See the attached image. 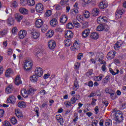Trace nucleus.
I'll use <instances>...</instances> for the list:
<instances>
[{
	"label": "nucleus",
	"instance_id": "5701e85b",
	"mask_svg": "<svg viewBox=\"0 0 126 126\" xmlns=\"http://www.w3.org/2000/svg\"><path fill=\"white\" fill-rule=\"evenodd\" d=\"M56 120L58 123H60L61 126H63V116L60 114L56 116Z\"/></svg>",
	"mask_w": 126,
	"mask_h": 126
},
{
	"label": "nucleus",
	"instance_id": "aec40b11",
	"mask_svg": "<svg viewBox=\"0 0 126 126\" xmlns=\"http://www.w3.org/2000/svg\"><path fill=\"white\" fill-rule=\"evenodd\" d=\"M15 114L16 117H17V118H18L19 119H20L23 117V114H22V112H21V111H20V109H15Z\"/></svg>",
	"mask_w": 126,
	"mask_h": 126
},
{
	"label": "nucleus",
	"instance_id": "680f3d73",
	"mask_svg": "<svg viewBox=\"0 0 126 126\" xmlns=\"http://www.w3.org/2000/svg\"><path fill=\"white\" fill-rule=\"evenodd\" d=\"M77 100V99L76 98L73 97L71 98L70 103H71V104H74Z\"/></svg>",
	"mask_w": 126,
	"mask_h": 126
},
{
	"label": "nucleus",
	"instance_id": "6ab92c4d",
	"mask_svg": "<svg viewBox=\"0 0 126 126\" xmlns=\"http://www.w3.org/2000/svg\"><path fill=\"white\" fill-rule=\"evenodd\" d=\"M90 38L93 40H97L99 38V33L96 32H92L90 34Z\"/></svg>",
	"mask_w": 126,
	"mask_h": 126
},
{
	"label": "nucleus",
	"instance_id": "39448f33",
	"mask_svg": "<svg viewBox=\"0 0 126 126\" xmlns=\"http://www.w3.org/2000/svg\"><path fill=\"white\" fill-rule=\"evenodd\" d=\"M35 9L37 12L42 13L44 10V5L41 3H37L35 5Z\"/></svg>",
	"mask_w": 126,
	"mask_h": 126
},
{
	"label": "nucleus",
	"instance_id": "5fc2aeb1",
	"mask_svg": "<svg viewBox=\"0 0 126 126\" xmlns=\"http://www.w3.org/2000/svg\"><path fill=\"white\" fill-rule=\"evenodd\" d=\"M54 8H55V9H56V10H60L61 9H62L63 8L61 6V5H60V4H55L54 6Z\"/></svg>",
	"mask_w": 126,
	"mask_h": 126
},
{
	"label": "nucleus",
	"instance_id": "dca6fc26",
	"mask_svg": "<svg viewBox=\"0 0 126 126\" xmlns=\"http://www.w3.org/2000/svg\"><path fill=\"white\" fill-rule=\"evenodd\" d=\"M32 38L34 39V40H37L40 38V32L36 31L32 32L31 33Z\"/></svg>",
	"mask_w": 126,
	"mask_h": 126
},
{
	"label": "nucleus",
	"instance_id": "0eeeda50",
	"mask_svg": "<svg viewBox=\"0 0 126 126\" xmlns=\"http://www.w3.org/2000/svg\"><path fill=\"white\" fill-rule=\"evenodd\" d=\"M26 35H27V32L24 30H22L19 32L18 37L19 39H22L26 37Z\"/></svg>",
	"mask_w": 126,
	"mask_h": 126
},
{
	"label": "nucleus",
	"instance_id": "774afa93",
	"mask_svg": "<svg viewBox=\"0 0 126 126\" xmlns=\"http://www.w3.org/2000/svg\"><path fill=\"white\" fill-rule=\"evenodd\" d=\"M3 126H11L9 122L5 121V124H3Z\"/></svg>",
	"mask_w": 126,
	"mask_h": 126
},
{
	"label": "nucleus",
	"instance_id": "2eb2a0df",
	"mask_svg": "<svg viewBox=\"0 0 126 126\" xmlns=\"http://www.w3.org/2000/svg\"><path fill=\"white\" fill-rule=\"evenodd\" d=\"M44 24V22L41 19H38L35 21V27L36 28H41Z\"/></svg>",
	"mask_w": 126,
	"mask_h": 126
},
{
	"label": "nucleus",
	"instance_id": "6e6d98bb",
	"mask_svg": "<svg viewBox=\"0 0 126 126\" xmlns=\"http://www.w3.org/2000/svg\"><path fill=\"white\" fill-rule=\"evenodd\" d=\"M20 3L23 6L26 5L27 4V0H20Z\"/></svg>",
	"mask_w": 126,
	"mask_h": 126
},
{
	"label": "nucleus",
	"instance_id": "69168bd1",
	"mask_svg": "<svg viewBox=\"0 0 126 126\" xmlns=\"http://www.w3.org/2000/svg\"><path fill=\"white\" fill-rule=\"evenodd\" d=\"M34 111L35 112V113L36 114L37 117H39V107H36L34 108Z\"/></svg>",
	"mask_w": 126,
	"mask_h": 126
},
{
	"label": "nucleus",
	"instance_id": "ddd939ff",
	"mask_svg": "<svg viewBox=\"0 0 126 126\" xmlns=\"http://www.w3.org/2000/svg\"><path fill=\"white\" fill-rule=\"evenodd\" d=\"M14 18L16 21H17V22H18L19 23L21 22V20L23 19V15L17 13L14 14Z\"/></svg>",
	"mask_w": 126,
	"mask_h": 126
},
{
	"label": "nucleus",
	"instance_id": "c85d7f7f",
	"mask_svg": "<svg viewBox=\"0 0 126 126\" xmlns=\"http://www.w3.org/2000/svg\"><path fill=\"white\" fill-rule=\"evenodd\" d=\"M67 21V16L66 15H63L60 18L61 23H65Z\"/></svg>",
	"mask_w": 126,
	"mask_h": 126
},
{
	"label": "nucleus",
	"instance_id": "f3484780",
	"mask_svg": "<svg viewBox=\"0 0 126 126\" xmlns=\"http://www.w3.org/2000/svg\"><path fill=\"white\" fill-rule=\"evenodd\" d=\"M56 41L54 40H50L48 42V47L50 50H54L56 48Z\"/></svg>",
	"mask_w": 126,
	"mask_h": 126
},
{
	"label": "nucleus",
	"instance_id": "f03ea898",
	"mask_svg": "<svg viewBox=\"0 0 126 126\" xmlns=\"http://www.w3.org/2000/svg\"><path fill=\"white\" fill-rule=\"evenodd\" d=\"M97 59H98V61L101 64H103V65L101 66L102 71H103L104 72H106V70L107 69L106 65L107 63H106V62H105V61L102 60L103 56H100V54L98 53L96 55L95 60H97Z\"/></svg>",
	"mask_w": 126,
	"mask_h": 126
},
{
	"label": "nucleus",
	"instance_id": "cd10ccee",
	"mask_svg": "<svg viewBox=\"0 0 126 126\" xmlns=\"http://www.w3.org/2000/svg\"><path fill=\"white\" fill-rule=\"evenodd\" d=\"M11 74H13V71L12 69L11 68L7 69L5 73L6 77H10V75H11Z\"/></svg>",
	"mask_w": 126,
	"mask_h": 126
},
{
	"label": "nucleus",
	"instance_id": "4d7b16f0",
	"mask_svg": "<svg viewBox=\"0 0 126 126\" xmlns=\"http://www.w3.org/2000/svg\"><path fill=\"white\" fill-rule=\"evenodd\" d=\"M52 10H48L45 13V15L46 16H47V17H49L51 16V15H52Z\"/></svg>",
	"mask_w": 126,
	"mask_h": 126
},
{
	"label": "nucleus",
	"instance_id": "338daca9",
	"mask_svg": "<svg viewBox=\"0 0 126 126\" xmlns=\"http://www.w3.org/2000/svg\"><path fill=\"white\" fill-rule=\"evenodd\" d=\"M64 104L65 105V107H66L67 108L69 107V106L71 105L70 102L69 101H65L64 102Z\"/></svg>",
	"mask_w": 126,
	"mask_h": 126
},
{
	"label": "nucleus",
	"instance_id": "de8ad7c7",
	"mask_svg": "<svg viewBox=\"0 0 126 126\" xmlns=\"http://www.w3.org/2000/svg\"><path fill=\"white\" fill-rule=\"evenodd\" d=\"M18 4H17V2L16 1H13L11 2L10 6L11 7H17Z\"/></svg>",
	"mask_w": 126,
	"mask_h": 126
},
{
	"label": "nucleus",
	"instance_id": "bb28decb",
	"mask_svg": "<svg viewBox=\"0 0 126 126\" xmlns=\"http://www.w3.org/2000/svg\"><path fill=\"white\" fill-rule=\"evenodd\" d=\"M64 34L67 38H72V37H73V33L70 31H65Z\"/></svg>",
	"mask_w": 126,
	"mask_h": 126
},
{
	"label": "nucleus",
	"instance_id": "c756f323",
	"mask_svg": "<svg viewBox=\"0 0 126 126\" xmlns=\"http://www.w3.org/2000/svg\"><path fill=\"white\" fill-rule=\"evenodd\" d=\"M6 23L8 26H11V25H13L14 20L12 17H9L6 20Z\"/></svg>",
	"mask_w": 126,
	"mask_h": 126
},
{
	"label": "nucleus",
	"instance_id": "393cba45",
	"mask_svg": "<svg viewBox=\"0 0 126 126\" xmlns=\"http://www.w3.org/2000/svg\"><path fill=\"white\" fill-rule=\"evenodd\" d=\"M50 24L52 27H56L58 25V20L56 18L52 19L50 21Z\"/></svg>",
	"mask_w": 126,
	"mask_h": 126
},
{
	"label": "nucleus",
	"instance_id": "bf43d9fd",
	"mask_svg": "<svg viewBox=\"0 0 126 126\" xmlns=\"http://www.w3.org/2000/svg\"><path fill=\"white\" fill-rule=\"evenodd\" d=\"M97 31H103L104 30V26L102 25H99L97 27L96 29Z\"/></svg>",
	"mask_w": 126,
	"mask_h": 126
},
{
	"label": "nucleus",
	"instance_id": "2f4dec72",
	"mask_svg": "<svg viewBox=\"0 0 126 126\" xmlns=\"http://www.w3.org/2000/svg\"><path fill=\"white\" fill-rule=\"evenodd\" d=\"M19 11L22 14H28L29 11L25 8L21 7L19 8Z\"/></svg>",
	"mask_w": 126,
	"mask_h": 126
},
{
	"label": "nucleus",
	"instance_id": "72a5a7b5",
	"mask_svg": "<svg viewBox=\"0 0 126 126\" xmlns=\"http://www.w3.org/2000/svg\"><path fill=\"white\" fill-rule=\"evenodd\" d=\"M103 77H104V75L103 74H100L99 75V76H95L94 77V79L95 81H101L103 79Z\"/></svg>",
	"mask_w": 126,
	"mask_h": 126
},
{
	"label": "nucleus",
	"instance_id": "423d86ee",
	"mask_svg": "<svg viewBox=\"0 0 126 126\" xmlns=\"http://www.w3.org/2000/svg\"><path fill=\"white\" fill-rule=\"evenodd\" d=\"M34 73L36 75L41 77V76H42L44 73V70L41 67H37L34 70Z\"/></svg>",
	"mask_w": 126,
	"mask_h": 126
},
{
	"label": "nucleus",
	"instance_id": "7c9ffc66",
	"mask_svg": "<svg viewBox=\"0 0 126 126\" xmlns=\"http://www.w3.org/2000/svg\"><path fill=\"white\" fill-rule=\"evenodd\" d=\"M54 31L50 30L48 31V32L46 33V36L47 38L50 39V38H52V36H54Z\"/></svg>",
	"mask_w": 126,
	"mask_h": 126
},
{
	"label": "nucleus",
	"instance_id": "f257e3e1",
	"mask_svg": "<svg viewBox=\"0 0 126 126\" xmlns=\"http://www.w3.org/2000/svg\"><path fill=\"white\" fill-rule=\"evenodd\" d=\"M37 90L36 89H34L31 87H30L29 89L26 91V90L23 89L21 91V94L24 97V98H27L29 95H31L32 96L33 94H34V92Z\"/></svg>",
	"mask_w": 126,
	"mask_h": 126
},
{
	"label": "nucleus",
	"instance_id": "1a4fd4ad",
	"mask_svg": "<svg viewBox=\"0 0 126 126\" xmlns=\"http://www.w3.org/2000/svg\"><path fill=\"white\" fill-rule=\"evenodd\" d=\"M108 18L106 16H101L97 18V23L98 24H103L105 22H107Z\"/></svg>",
	"mask_w": 126,
	"mask_h": 126
},
{
	"label": "nucleus",
	"instance_id": "c03bdc74",
	"mask_svg": "<svg viewBox=\"0 0 126 126\" xmlns=\"http://www.w3.org/2000/svg\"><path fill=\"white\" fill-rule=\"evenodd\" d=\"M109 71L112 74V75H116V74H119V72H120V71L118 69L116 70V72L112 68H109Z\"/></svg>",
	"mask_w": 126,
	"mask_h": 126
},
{
	"label": "nucleus",
	"instance_id": "9b49d317",
	"mask_svg": "<svg viewBox=\"0 0 126 126\" xmlns=\"http://www.w3.org/2000/svg\"><path fill=\"white\" fill-rule=\"evenodd\" d=\"M30 80L32 83H37L38 80H39V76L37 75L33 74L30 76Z\"/></svg>",
	"mask_w": 126,
	"mask_h": 126
},
{
	"label": "nucleus",
	"instance_id": "a18cd8bd",
	"mask_svg": "<svg viewBox=\"0 0 126 126\" xmlns=\"http://www.w3.org/2000/svg\"><path fill=\"white\" fill-rule=\"evenodd\" d=\"M105 126H113V123L112 122V120H111L110 119H107L105 122Z\"/></svg>",
	"mask_w": 126,
	"mask_h": 126
},
{
	"label": "nucleus",
	"instance_id": "052dcab7",
	"mask_svg": "<svg viewBox=\"0 0 126 126\" xmlns=\"http://www.w3.org/2000/svg\"><path fill=\"white\" fill-rule=\"evenodd\" d=\"M79 66H80V63L79 62H77L74 64V68L75 69L79 68Z\"/></svg>",
	"mask_w": 126,
	"mask_h": 126
},
{
	"label": "nucleus",
	"instance_id": "6e6552de",
	"mask_svg": "<svg viewBox=\"0 0 126 126\" xmlns=\"http://www.w3.org/2000/svg\"><path fill=\"white\" fill-rule=\"evenodd\" d=\"M109 5V3L107 0H103L100 2L98 5V7L100 9H105L107 8Z\"/></svg>",
	"mask_w": 126,
	"mask_h": 126
},
{
	"label": "nucleus",
	"instance_id": "13d9d810",
	"mask_svg": "<svg viewBox=\"0 0 126 126\" xmlns=\"http://www.w3.org/2000/svg\"><path fill=\"white\" fill-rule=\"evenodd\" d=\"M114 92V91H113V90L111 89H109V88H106L105 89V92L106 93H107V94H111L112 93H113Z\"/></svg>",
	"mask_w": 126,
	"mask_h": 126
},
{
	"label": "nucleus",
	"instance_id": "58836bf2",
	"mask_svg": "<svg viewBox=\"0 0 126 126\" xmlns=\"http://www.w3.org/2000/svg\"><path fill=\"white\" fill-rule=\"evenodd\" d=\"M48 29H49V26L47 25H44L41 28V32L42 33H45Z\"/></svg>",
	"mask_w": 126,
	"mask_h": 126
},
{
	"label": "nucleus",
	"instance_id": "f8f14e48",
	"mask_svg": "<svg viewBox=\"0 0 126 126\" xmlns=\"http://www.w3.org/2000/svg\"><path fill=\"white\" fill-rule=\"evenodd\" d=\"M116 54H117V52L116 51H110L108 54L107 56V58L108 60H113L114 58L116 57Z\"/></svg>",
	"mask_w": 126,
	"mask_h": 126
},
{
	"label": "nucleus",
	"instance_id": "09e8293b",
	"mask_svg": "<svg viewBox=\"0 0 126 126\" xmlns=\"http://www.w3.org/2000/svg\"><path fill=\"white\" fill-rule=\"evenodd\" d=\"M110 97L112 100H115V99L117 98V94H116V93H115V92L112 93L110 94Z\"/></svg>",
	"mask_w": 126,
	"mask_h": 126
},
{
	"label": "nucleus",
	"instance_id": "b1692460",
	"mask_svg": "<svg viewBox=\"0 0 126 126\" xmlns=\"http://www.w3.org/2000/svg\"><path fill=\"white\" fill-rule=\"evenodd\" d=\"M15 85H19L22 84V81L20 76H17L15 78Z\"/></svg>",
	"mask_w": 126,
	"mask_h": 126
},
{
	"label": "nucleus",
	"instance_id": "e2e57ef3",
	"mask_svg": "<svg viewBox=\"0 0 126 126\" xmlns=\"http://www.w3.org/2000/svg\"><path fill=\"white\" fill-rule=\"evenodd\" d=\"M89 26L88 22H84L82 23V26L83 27H84V28H87V27H88V26Z\"/></svg>",
	"mask_w": 126,
	"mask_h": 126
},
{
	"label": "nucleus",
	"instance_id": "0e129e2a",
	"mask_svg": "<svg viewBox=\"0 0 126 126\" xmlns=\"http://www.w3.org/2000/svg\"><path fill=\"white\" fill-rule=\"evenodd\" d=\"M81 58H83V54L82 53H79L77 55V60H81Z\"/></svg>",
	"mask_w": 126,
	"mask_h": 126
},
{
	"label": "nucleus",
	"instance_id": "a878e982",
	"mask_svg": "<svg viewBox=\"0 0 126 126\" xmlns=\"http://www.w3.org/2000/svg\"><path fill=\"white\" fill-rule=\"evenodd\" d=\"M13 90V86L12 85H9L7 86L5 89V92L7 94H9Z\"/></svg>",
	"mask_w": 126,
	"mask_h": 126
},
{
	"label": "nucleus",
	"instance_id": "c9c22d12",
	"mask_svg": "<svg viewBox=\"0 0 126 126\" xmlns=\"http://www.w3.org/2000/svg\"><path fill=\"white\" fill-rule=\"evenodd\" d=\"M83 15L84 18H86V19H88V18L90 17L91 14H90V12H89V11H85V12L83 13Z\"/></svg>",
	"mask_w": 126,
	"mask_h": 126
},
{
	"label": "nucleus",
	"instance_id": "9d476101",
	"mask_svg": "<svg viewBox=\"0 0 126 126\" xmlns=\"http://www.w3.org/2000/svg\"><path fill=\"white\" fill-rule=\"evenodd\" d=\"M89 34H90V30L89 29H87L82 32V37L83 39H86V38L89 36Z\"/></svg>",
	"mask_w": 126,
	"mask_h": 126
},
{
	"label": "nucleus",
	"instance_id": "603ef678",
	"mask_svg": "<svg viewBox=\"0 0 126 126\" xmlns=\"http://www.w3.org/2000/svg\"><path fill=\"white\" fill-rule=\"evenodd\" d=\"M97 125H98V121L96 120H94L92 121L91 123L92 126H97Z\"/></svg>",
	"mask_w": 126,
	"mask_h": 126
},
{
	"label": "nucleus",
	"instance_id": "4c0bfd02",
	"mask_svg": "<svg viewBox=\"0 0 126 126\" xmlns=\"http://www.w3.org/2000/svg\"><path fill=\"white\" fill-rule=\"evenodd\" d=\"M64 43L66 47H69L71 45V40L69 39H67L64 41Z\"/></svg>",
	"mask_w": 126,
	"mask_h": 126
},
{
	"label": "nucleus",
	"instance_id": "ea45409f",
	"mask_svg": "<svg viewBox=\"0 0 126 126\" xmlns=\"http://www.w3.org/2000/svg\"><path fill=\"white\" fill-rule=\"evenodd\" d=\"M10 121L12 125H17V123H18L17 119L15 117H12L10 119Z\"/></svg>",
	"mask_w": 126,
	"mask_h": 126
},
{
	"label": "nucleus",
	"instance_id": "37998d69",
	"mask_svg": "<svg viewBox=\"0 0 126 126\" xmlns=\"http://www.w3.org/2000/svg\"><path fill=\"white\" fill-rule=\"evenodd\" d=\"M18 106L19 107V108H25V107H26V103L24 101L19 102L18 103Z\"/></svg>",
	"mask_w": 126,
	"mask_h": 126
},
{
	"label": "nucleus",
	"instance_id": "412c9836",
	"mask_svg": "<svg viewBox=\"0 0 126 126\" xmlns=\"http://www.w3.org/2000/svg\"><path fill=\"white\" fill-rule=\"evenodd\" d=\"M123 45V41L121 40H119L117 41V42L114 45V49L116 51H118V50L120 49V48L122 47Z\"/></svg>",
	"mask_w": 126,
	"mask_h": 126
},
{
	"label": "nucleus",
	"instance_id": "e433bc0d",
	"mask_svg": "<svg viewBox=\"0 0 126 126\" xmlns=\"http://www.w3.org/2000/svg\"><path fill=\"white\" fill-rule=\"evenodd\" d=\"M82 1L83 6H85L86 5H87V4L91 3V1H92V0H82Z\"/></svg>",
	"mask_w": 126,
	"mask_h": 126
},
{
	"label": "nucleus",
	"instance_id": "20e7f679",
	"mask_svg": "<svg viewBox=\"0 0 126 126\" xmlns=\"http://www.w3.org/2000/svg\"><path fill=\"white\" fill-rule=\"evenodd\" d=\"M115 121L117 123H121L124 121V116L121 112H117L115 113V117L114 118Z\"/></svg>",
	"mask_w": 126,
	"mask_h": 126
},
{
	"label": "nucleus",
	"instance_id": "49530a36",
	"mask_svg": "<svg viewBox=\"0 0 126 126\" xmlns=\"http://www.w3.org/2000/svg\"><path fill=\"white\" fill-rule=\"evenodd\" d=\"M72 22L75 27H76V28H79L80 24H79V23L76 21V20H73Z\"/></svg>",
	"mask_w": 126,
	"mask_h": 126
},
{
	"label": "nucleus",
	"instance_id": "4be33fe9",
	"mask_svg": "<svg viewBox=\"0 0 126 126\" xmlns=\"http://www.w3.org/2000/svg\"><path fill=\"white\" fill-rule=\"evenodd\" d=\"M91 12L93 16H94V17L98 16V15L100 12V10H99L98 8H94V9H92Z\"/></svg>",
	"mask_w": 126,
	"mask_h": 126
},
{
	"label": "nucleus",
	"instance_id": "a211bd4d",
	"mask_svg": "<svg viewBox=\"0 0 126 126\" xmlns=\"http://www.w3.org/2000/svg\"><path fill=\"white\" fill-rule=\"evenodd\" d=\"M80 47V45L79 44H78V42L77 41H75V42L73 43V45L72 46L70 47V50L71 51H75V50H78Z\"/></svg>",
	"mask_w": 126,
	"mask_h": 126
},
{
	"label": "nucleus",
	"instance_id": "3c124183",
	"mask_svg": "<svg viewBox=\"0 0 126 126\" xmlns=\"http://www.w3.org/2000/svg\"><path fill=\"white\" fill-rule=\"evenodd\" d=\"M13 53V50L11 48H8L7 50V54L8 56H11Z\"/></svg>",
	"mask_w": 126,
	"mask_h": 126
},
{
	"label": "nucleus",
	"instance_id": "8fccbe9b",
	"mask_svg": "<svg viewBox=\"0 0 126 126\" xmlns=\"http://www.w3.org/2000/svg\"><path fill=\"white\" fill-rule=\"evenodd\" d=\"M66 28L67 29H72L73 28V25L72 23H69L66 25Z\"/></svg>",
	"mask_w": 126,
	"mask_h": 126
},
{
	"label": "nucleus",
	"instance_id": "7ed1b4c3",
	"mask_svg": "<svg viewBox=\"0 0 126 126\" xmlns=\"http://www.w3.org/2000/svg\"><path fill=\"white\" fill-rule=\"evenodd\" d=\"M32 66H33V63L28 60H26L24 64V69L29 71V70L32 69Z\"/></svg>",
	"mask_w": 126,
	"mask_h": 126
},
{
	"label": "nucleus",
	"instance_id": "864d4df0",
	"mask_svg": "<svg viewBox=\"0 0 126 126\" xmlns=\"http://www.w3.org/2000/svg\"><path fill=\"white\" fill-rule=\"evenodd\" d=\"M68 0H61L60 1V4L61 5H64L68 2Z\"/></svg>",
	"mask_w": 126,
	"mask_h": 126
},
{
	"label": "nucleus",
	"instance_id": "473e14b6",
	"mask_svg": "<svg viewBox=\"0 0 126 126\" xmlns=\"http://www.w3.org/2000/svg\"><path fill=\"white\" fill-rule=\"evenodd\" d=\"M35 3V0H27V4L29 6H34Z\"/></svg>",
	"mask_w": 126,
	"mask_h": 126
},
{
	"label": "nucleus",
	"instance_id": "f704fd0d",
	"mask_svg": "<svg viewBox=\"0 0 126 126\" xmlns=\"http://www.w3.org/2000/svg\"><path fill=\"white\" fill-rule=\"evenodd\" d=\"M78 88H79V85L78 84V81H77V80H76L74 83L73 90H74V91H76V90H77V89H78Z\"/></svg>",
	"mask_w": 126,
	"mask_h": 126
},
{
	"label": "nucleus",
	"instance_id": "4468645a",
	"mask_svg": "<svg viewBox=\"0 0 126 126\" xmlns=\"http://www.w3.org/2000/svg\"><path fill=\"white\" fill-rule=\"evenodd\" d=\"M16 101V98L14 95H10L9 98L7 99V103L9 104H14Z\"/></svg>",
	"mask_w": 126,
	"mask_h": 126
},
{
	"label": "nucleus",
	"instance_id": "a19ab883",
	"mask_svg": "<svg viewBox=\"0 0 126 126\" xmlns=\"http://www.w3.org/2000/svg\"><path fill=\"white\" fill-rule=\"evenodd\" d=\"M78 13V10L77 9H73L70 10V14L71 15H74V14H77Z\"/></svg>",
	"mask_w": 126,
	"mask_h": 126
},
{
	"label": "nucleus",
	"instance_id": "79ce46f5",
	"mask_svg": "<svg viewBox=\"0 0 126 126\" xmlns=\"http://www.w3.org/2000/svg\"><path fill=\"white\" fill-rule=\"evenodd\" d=\"M93 75V69L89 70V71L86 73V75L88 77H89V78H91L92 77Z\"/></svg>",
	"mask_w": 126,
	"mask_h": 126
}]
</instances>
